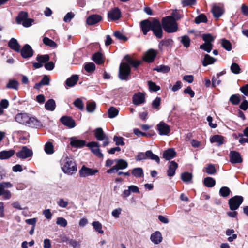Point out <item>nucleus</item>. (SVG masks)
Here are the masks:
<instances>
[{
	"mask_svg": "<svg viewBox=\"0 0 248 248\" xmlns=\"http://www.w3.org/2000/svg\"><path fill=\"white\" fill-rule=\"evenodd\" d=\"M60 165L63 172L67 174H72L77 170L75 162L66 154L64 155L61 159Z\"/></svg>",
	"mask_w": 248,
	"mask_h": 248,
	"instance_id": "1",
	"label": "nucleus"
},
{
	"mask_svg": "<svg viewBox=\"0 0 248 248\" xmlns=\"http://www.w3.org/2000/svg\"><path fill=\"white\" fill-rule=\"evenodd\" d=\"M15 120L18 123L27 126L37 128L41 126V122L34 117H30L26 113H18Z\"/></svg>",
	"mask_w": 248,
	"mask_h": 248,
	"instance_id": "2",
	"label": "nucleus"
},
{
	"mask_svg": "<svg viewBox=\"0 0 248 248\" xmlns=\"http://www.w3.org/2000/svg\"><path fill=\"white\" fill-rule=\"evenodd\" d=\"M162 24L163 29L167 32H174L178 30L175 19L171 16L163 17L162 19Z\"/></svg>",
	"mask_w": 248,
	"mask_h": 248,
	"instance_id": "3",
	"label": "nucleus"
},
{
	"mask_svg": "<svg viewBox=\"0 0 248 248\" xmlns=\"http://www.w3.org/2000/svg\"><path fill=\"white\" fill-rule=\"evenodd\" d=\"M131 73V68L126 63H121L119 66V78L122 80H127Z\"/></svg>",
	"mask_w": 248,
	"mask_h": 248,
	"instance_id": "4",
	"label": "nucleus"
},
{
	"mask_svg": "<svg viewBox=\"0 0 248 248\" xmlns=\"http://www.w3.org/2000/svg\"><path fill=\"white\" fill-rule=\"evenodd\" d=\"M162 25L159 20L156 18L152 19L151 31L156 38L160 39L163 36Z\"/></svg>",
	"mask_w": 248,
	"mask_h": 248,
	"instance_id": "5",
	"label": "nucleus"
},
{
	"mask_svg": "<svg viewBox=\"0 0 248 248\" xmlns=\"http://www.w3.org/2000/svg\"><path fill=\"white\" fill-rule=\"evenodd\" d=\"M95 137L98 140L103 141V146L106 147L109 143L108 136L105 134L102 128H97L95 130Z\"/></svg>",
	"mask_w": 248,
	"mask_h": 248,
	"instance_id": "6",
	"label": "nucleus"
},
{
	"mask_svg": "<svg viewBox=\"0 0 248 248\" xmlns=\"http://www.w3.org/2000/svg\"><path fill=\"white\" fill-rule=\"evenodd\" d=\"M117 164L114 165L111 168L107 170L108 173H112L116 172L119 170H123L128 167V163L125 160L123 159H117L115 160Z\"/></svg>",
	"mask_w": 248,
	"mask_h": 248,
	"instance_id": "7",
	"label": "nucleus"
},
{
	"mask_svg": "<svg viewBox=\"0 0 248 248\" xmlns=\"http://www.w3.org/2000/svg\"><path fill=\"white\" fill-rule=\"evenodd\" d=\"M243 201V198L240 196H235L231 198L228 202L229 207L231 210H235L240 206Z\"/></svg>",
	"mask_w": 248,
	"mask_h": 248,
	"instance_id": "8",
	"label": "nucleus"
},
{
	"mask_svg": "<svg viewBox=\"0 0 248 248\" xmlns=\"http://www.w3.org/2000/svg\"><path fill=\"white\" fill-rule=\"evenodd\" d=\"M98 172V170L89 168L85 166H83L79 171V175L81 177H86L89 176H93L95 175Z\"/></svg>",
	"mask_w": 248,
	"mask_h": 248,
	"instance_id": "9",
	"label": "nucleus"
},
{
	"mask_svg": "<svg viewBox=\"0 0 248 248\" xmlns=\"http://www.w3.org/2000/svg\"><path fill=\"white\" fill-rule=\"evenodd\" d=\"M87 146L91 149L92 152L96 156L99 158H103V155L100 152L99 145L97 142L94 141L90 142L87 144Z\"/></svg>",
	"mask_w": 248,
	"mask_h": 248,
	"instance_id": "10",
	"label": "nucleus"
},
{
	"mask_svg": "<svg viewBox=\"0 0 248 248\" xmlns=\"http://www.w3.org/2000/svg\"><path fill=\"white\" fill-rule=\"evenodd\" d=\"M32 154L33 153L31 149L26 146H24L20 151L16 153V155L20 158L25 159L31 156Z\"/></svg>",
	"mask_w": 248,
	"mask_h": 248,
	"instance_id": "11",
	"label": "nucleus"
},
{
	"mask_svg": "<svg viewBox=\"0 0 248 248\" xmlns=\"http://www.w3.org/2000/svg\"><path fill=\"white\" fill-rule=\"evenodd\" d=\"M159 134L161 135H167L170 132V127L164 122H161L157 125Z\"/></svg>",
	"mask_w": 248,
	"mask_h": 248,
	"instance_id": "12",
	"label": "nucleus"
},
{
	"mask_svg": "<svg viewBox=\"0 0 248 248\" xmlns=\"http://www.w3.org/2000/svg\"><path fill=\"white\" fill-rule=\"evenodd\" d=\"M102 20V17L97 14H93L89 16L86 19V23L89 25H95Z\"/></svg>",
	"mask_w": 248,
	"mask_h": 248,
	"instance_id": "13",
	"label": "nucleus"
},
{
	"mask_svg": "<svg viewBox=\"0 0 248 248\" xmlns=\"http://www.w3.org/2000/svg\"><path fill=\"white\" fill-rule=\"evenodd\" d=\"M140 26L144 35H146L148 32L151 30L152 20L151 21L148 19L142 20L140 23Z\"/></svg>",
	"mask_w": 248,
	"mask_h": 248,
	"instance_id": "14",
	"label": "nucleus"
},
{
	"mask_svg": "<svg viewBox=\"0 0 248 248\" xmlns=\"http://www.w3.org/2000/svg\"><path fill=\"white\" fill-rule=\"evenodd\" d=\"M133 103L135 105H139L145 102V94L138 92L135 93L133 96Z\"/></svg>",
	"mask_w": 248,
	"mask_h": 248,
	"instance_id": "15",
	"label": "nucleus"
},
{
	"mask_svg": "<svg viewBox=\"0 0 248 248\" xmlns=\"http://www.w3.org/2000/svg\"><path fill=\"white\" fill-rule=\"evenodd\" d=\"M70 145L74 147L81 148L86 145L84 140H80L77 137H73L70 138Z\"/></svg>",
	"mask_w": 248,
	"mask_h": 248,
	"instance_id": "16",
	"label": "nucleus"
},
{
	"mask_svg": "<svg viewBox=\"0 0 248 248\" xmlns=\"http://www.w3.org/2000/svg\"><path fill=\"white\" fill-rule=\"evenodd\" d=\"M33 54V50L28 44H26L21 50V55L24 58L31 57Z\"/></svg>",
	"mask_w": 248,
	"mask_h": 248,
	"instance_id": "17",
	"label": "nucleus"
},
{
	"mask_svg": "<svg viewBox=\"0 0 248 248\" xmlns=\"http://www.w3.org/2000/svg\"><path fill=\"white\" fill-rule=\"evenodd\" d=\"M60 121L63 125L70 128H72L76 125L75 121L71 117L68 116L62 117L60 119Z\"/></svg>",
	"mask_w": 248,
	"mask_h": 248,
	"instance_id": "18",
	"label": "nucleus"
},
{
	"mask_svg": "<svg viewBox=\"0 0 248 248\" xmlns=\"http://www.w3.org/2000/svg\"><path fill=\"white\" fill-rule=\"evenodd\" d=\"M230 161L232 163H239L242 162L240 154L236 151H232L230 153Z\"/></svg>",
	"mask_w": 248,
	"mask_h": 248,
	"instance_id": "19",
	"label": "nucleus"
},
{
	"mask_svg": "<svg viewBox=\"0 0 248 248\" xmlns=\"http://www.w3.org/2000/svg\"><path fill=\"white\" fill-rule=\"evenodd\" d=\"M121 11L118 8H115L110 11L108 13V18L112 20H116L121 17Z\"/></svg>",
	"mask_w": 248,
	"mask_h": 248,
	"instance_id": "20",
	"label": "nucleus"
},
{
	"mask_svg": "<svg viewBox=\"0 0 248 248\" xmlns=\"http://www.w3.org/2000/svg\"><path fill=\"white\" fill-rule=\"evenodd\" d=\"M176 153L173 148H169L163 153V157L167 160H170L175 157Z\"/></svg>",
	"mask_w": 248,
	"mask_h": 248,
	"instance_id": "21",
	"label": "nucleus"
},
{
	"mask_svg": "<svg viewBox=\"0 0 248 248\" xmlns=\"http://www.w3.org/2000/svg\"><path fill=\"white\" fill-rule=\"evenodd\" d=\"M178 168V164L174 161L170 162L167 171V175L169 177L173 176L175 173V170Z\"/></svg>",
	"mask_w": 248,
	"mask_h": 248,
	"instance_id": "22",
	"label": "nucleus"
},
{
	"mask_svg": "<svg viewBox=\"0 0 248 248\" xmlns=\"http://www.w3.org/2000/svg\"><path fill=\"white\" fill-rule=\"evenodd\" d=\"M156 55V52L155 50L151 49L149 50L144 56V60L147 62H152Z\"/></svg>",
	"mask_w": 248,
	"mask_h": 248,
	"instance_id": "23",
	"label": "nucleus"
},
{
	"mask_svg": "<svg viewBox=\"0 0 248 248\" xmlns=\"http://www.w3.org/2000/svg\"><path fill=\"white\" fill-rule=\"evenodd\" d=\"M15 153L14 150L11 149L9 150H4L0 152V160H6L10 158Z\"/></svg>",
	"mask_w": 248,
	"mask_h": 248,
	"instance_id": "24",
	"label": "nucleus"
},
{
	"mask_svg": "<svg viewBox=\"0 0 248 248\" xmlns=\"http://www.w3.org/2000/svg\"><path fill=\"white\" fill-rule=\"evenodd\" d=\"M224 9L222 7L214 5L212 9V12L216 18H218L224 13Z\"/></svg>",
	"mask_w": 248,
	"mask_h": 248,
	"instance_id": "25",
	"label": "nucleus"
},
{
	"mask_svg": "<svg viewBox=\"0 0 248 248\" xmlns=\"http://www.w3.org/2000/svg\"><path fill=\"white\" fill-rule=\"evenodd\" d=\"M150 239L155 244H159L162 240L161 233L159 231L155 232L151 235Z\"/></svg>",
	"mask_w": 248,
	"mask_h": 248,
	"instance_id": "26",
	"label": "nucleus"
},
{
	"mask_svg": "<svg viewBox=\"0 0 248 248\" xmlns=\"http://www.w3.org/2000/svg\"><path fill=\"white\" fill-rule=\"evenodd\" d=\"M210 141L211 143H217V146H220L224 143V138L222 136L216 135L212 137Z\"/></svg>",
	"mask_w": 248,
	"mask_h": 248,
	"instance_id": "27",
	"label": "nucleus"
},
{
	"mask_svg": "<svg viewBox=\"0 0 248 248\" xmlns=\"http://www.w3.org/2000/svg\"><path fill=\"white\" fill-rule=\"evenodd\" d=\"M8 46L16 51H20V45L17 40L15 38H12L10 39L8 42Z\"/></svg>",
	"mask_w": 248,
	"mask_h": 248,
	"instance_id": "28",
	"label": "nucleus"
},
{
	"mask_svg": "<svg viewBox=\"0 0 248 248\" xmlns=\"http://www.w3.org/2000/svg\"><path fill=\"white\" fill-rule=\"evenodd\" d=\"M78 80V76L77 75H74L67 79L65 83L66 85L69 87H73L77 84Z\"/></svg>",
	"mask_w": 248,
	"mask_h": 248,
	"instance_id": "29",
	"label": "nucleus"
},
{
	"mask_svg": "<svg viewBox=\"0 0 248 248\" xmlns=\"http://www.w3.org/2000/svg\"><path fill=\"white\" fill-rule=\"evenodd\" d=\"M45 108L48 111H53L56 108L55 101L53 99L48 100L45 105Z\"/></svg>",
	"mask_w": 248,
	"mask_h": 248,
	"instance_id": "30",
	"label": "nucleus"
},
{
	"mask_svg": "<svg viewBox=\"0 0 248 248\" xmlns=\"http://www.w3.org/2000/svg\"><path fill=\"white\" fill-rule=\"evenodd\" d=\"M131 174L136 178L142 177L144 175L143 170L140 167L135 168L131 170Z\"/></svg>",
	"mask_w": 248,
	"mask_h": 248,
	"instance_id": "31",
	"label": "nucleus"
},
{
	"mask_svg": "<svg viewBox=\"0 0 248 248\" xmlns=\"http://www.w3.org/2000/svg\"><path fill=\"white\" fill-rule=\"evenodd\" d=\"M44 151L47 155H52L54 153V147L51 142H46L44 146Z\"/></svg>",
	"mask_w": 248,
	"mask_h": 248,
	"instance_id": "32",
	"label": "nucleus"
},
{
	"mask_svg": "<svg viewBox=\"0 0 248 248\" xmlns=\"http://www.w3.org/2000/svg\"><path fill=\"white\" fill-rule=\"evenodd\" d=\"M216 61V59L213 57L210 56L208 54H206L204 56L203 60L202 61V65L204 66H206L209 64H213Z\"/></svg>",
	"mask_w": 248,
	"mask_h": 248,
	"instance_id": "33",
	"label": "nucleus"
},
{
	"mask_svg": "<svg viewBox=\"0 0 248 248\" xmlns=\"http://www.w3.org/2000/svg\"><path fill=\"white\" fill-rule=\"evenodd\" d=\"M28 13L26 12H20L16 17V21L17 24H21L28 18Z\"/></svg>",
	"mask_w": 248,
	"mask_h": 248,
	"instance_id": "34",
	"label": "nucleus"
},
{
	"mask_svg": "<svg viewBox=\"0 0 248 248\" xmlns=\"http://www.w3.org/2000/svg\"><path fill=\"white\" fill-rule=\"evenodd\" d=\"M19 85V82L15 79H10L6 85V88L17 90Z\"/></svg>",
	"mask_w": 248,
	"mask_h": 248,
	"instance_id": "35",
	"label": "nucleus"
},
{
	"mask_svg": "<svg viewBox=\"0 0 248 248\" xmlns=\"http://www.w3.org/2000/svg\"><path fill=\"white\" fill-rule=\"evenodd\" d=\"M221 46L227 51H229L232 50V44L229 40L224 38L222 39L221 40Z\"/></svg>",
	"mask_w": 248,
	"mask_h": 248,
	"instance_id": "36",
	"label": "nucleus"
},
{
	"mask_svg": "<svg viewBox=\"0 0 248 248\" xmlns=\"http://www.w3.org/2000/svg\"><path fill=\"white\" fill-rule=\"evenodd\" d=\"M92 60L98 64H101L104 62L102 54L99 52H97L93 55Z\"/></svg>",
	"mask_w": 248,
	"mask_h": 248,
	"instance_id": "37",
	"label": "nucleus"
},
{
	"mask_svg": "<svg viewBox=\"0 0 248 248\" xmlns=\"http://www.w3.org/2000/svg\"><path fill=\"white\" fill-rule=\"evenodd\" d=\"M124 59L128 64L132 65L135 68H137L140 64V61L134 60L128 55L125 56Z\"/></svg>",
	"mask_w": 248,
	"mask_h": 248,
	"instance_id": "38",
	"label": "nucleus"
},
{
	"mask_svg": "<svg viewBox=\"0 0 248 248\" xmlns=\"http://www.w3.org/2000/svg\"><path fill=\"white\" fill-rule=\"evenodd\" d=\"M216 184L215 179L210 177H206L204 180V184L208 187H213Z\"/></svg>",
	"mask_w": 248,
	"mask_h": 248,
	"instance_id": "39",
	"label": "nucleus"
},
{
	"mask_svg": "<svg viewBox=\"0 0 248 248\" xmlns=\"http://www.w3.org/2000/svg\"><path fill=\"white\" fill-rule=\"evenodd\" d=\"M147 159H151L155 161L157 163L160 162L159 157L156 155L154 154L151 150L147 151Z\"/></svg>",
	"mask_w": 248,
	"mask_h": 248,
	"instance_id": "40",
	"label": "nucleus"
},
{
	"mask_svg": "<svg viewBox=\"0 0 248 248\" xmlns=\"http://www.w3.org/2000/svg\"><path fill=\"white\" fill-rule=\"evenodd\" d=\"M181 179L184 182H190L192 179V174L188 172H185L181 174Z\"/></svg>",
	"mask_w": 248,
	"mask_h": 248,
	"instance_id": "41",
	"label": "nucleus"
},
{
	"mask_svg": "<svg viewBox=\"0 0 248 248\" xmlns=\"http://www.w3.org/2000/svg\"><path fill=\"white\" fill-rule=\"evenodd\" d=\"M119 113V110L115 107H111L108 110V117L113 118L116 117Z\"/></svg>",
	"mask_w": 248,
	"mask_h": 248,
	"instance_id": "42",
	"label": "nucleus"
},
{
	"mask_svg": "<svg viewBox=\"0 0 248 248\" xmlns=\"http://www.w3.org/2000/svg\"><path fill=\"white\" fill-rule=\"evenodd\" d=\"M207 22V18L206 16L203 14L199 15L195 19V22L196 24H200L201 23H206Z\"/></svg>",
	"mask_w": 248,
	"mask_h": 248,
	"instance_id": "43",
	"label": "nucleus"
},
{
	"mask_svg": "<svg viewBox=\"0 0 248 248\" xmlns=\"http://www.w3.org/2000/svg\"><path fill=\"white\" fill-rule=\"evenodd\" d=\"M170 70V68L168 66L163 65L157 66L154 69V70L163 73H168Z\"/></svg>",
	"mask_w": 248,
	"mask_h": 248,
	"instance_id": "44",
	"label": "nucleus"
},
{
	"mask_svg": "<svg viewBox=\"0 0 248 248\" xmlns=\"http://www.w3.org/2000/svg\"><path fill=\"white\" fill-rule=\"evenodd\" d=\"M203 40L205 42L204 43L212 44L214 41L215 38L210 34H204L202 36Z\"/></svg>",
	"mask_w": 248,
	"mask_h": 248,
	"instance_id": "45",
	"label": "nucleus"
},
{
	"mask_svg": "<svg viewBox=\"0 0 248 248\" xmlns=\"http://www.w3.org/2000/svg\"><path fill=\"white\" fill-rule=\"evenodd\" d=\"M92 225L95 231L99 233L103 234L104 233V231L102 229V224L99 221H93L92 223Z\"/></svg>",
	"mask_w": 248,
	"mask_h": 248,
	"instance_id": "46",
	"label": "nucleus"
},
{
	"mask_svg": "<svg viewBox=\"0 0 248 248\" xmlns=\"http://www.w3.org/2000/svg\"><path fill=\"white\" fill-rule=\"evenodd\" d=\"M96 108V103L95 102H89L87 104L86 110L89 113H93Z\"/></svg>",
	"mask_w": 248,
	"mask_h": 248,
	"instance_id": "47",
	"label": "nucleus"
},
{
	"mask_svg": "<svg viewBox=\"0 0 248 248\" xmlns=\"http://www.w3.org/2000/svg\"><path fill=\"white\" fill-rule=\"evenodd\" d=\"M43 42L46 45L50 46L52 47H55L57 46V44L55 42L46 37L43 38Z\"/></svg>",
	"mask_w": 248,
	"mask_h": 248,
	"instance_id": "48",
	"label": "nucleus"
},
{
	"mask_svg": "<svg viewBox=\"0 0 248 248\" xmlns=\"http://www.w3.org/2000/svg\"><path fill=\"white\" fill-rule=\"evenodd\" d=\"M84 68L88 73H92L95 69V65L93 62L87 63L84 66Z\"/></svg>",
	"mask_w": 248,
	"mask_h": 248,
	"instance_id": "49",
	"label": "nucleus"
},
{
	"mask_svg": "<svg viewBox=\"0 0 248 248\" xmlns=\"http://www.w3.org/2000/svg\"><path fill=\"white\" fill-rule=\"evenodd\" d=\"M230 189L227 186L222 187L219 190V194L220 195L223 197H228L230 193Z\"/></svg>",
	"mask_w": 248,
	"mask_h": 248,
	"instance_id": "50",
	"label": "nucleus"
},
{
	"mask_svg": "<svg viewBox=\"0 0 248 248\" xmlns=\"http://www.w3.org/2000/svg\"><path fill=\"white\" fill-rule=\"evenodd\" d=\"M36 60L43 64L49 60V56L48 55H38Z\"/></svg>",
	"mask_w": 248,
	"mask_h": 248,
	"instance_id": "51",
	"label": "nucleus"
},
{
	"mask_svg": "<svg viewBox=\"0 0 248 248\" xmlns=\"http://www.w3.org/2000/svg\"><path fill=\"white\" fill-rule=\"evenodd\" d=\"M173 41L171 39L162 40L159 44V47L163 46H171L173 45Z\"/></svg>",
	"mask_w": 248,
	"mask_h": 248,
	"instance_id": "52",
	"label": "nucleus"
},
{
	"mask_svg": "<svg viewBox=\"0 0 248 248\" xmlns=\"http://www.w3.org/2000/svg\"><path fill=\"white\" fill-rule=\"evenodd\" d=\"M231 71L235 74H238L240 73L241 69L239 65L235 62H233L231 66Z\"/></svg>",
	"mask_w": 248,
	"mask_h": 248,
	"instance_id": "53",
	"label": "nucleus"
},
{
	"mask_svg": "<svg viewBox=\"0 0 248 248\" xmlns=\"http://www.w3.org/2000/svg\"><path fill=\"white\" fill-rule=\"evenodd\" d=\"M240 101V96L239 94L232 95L230 98V101L233 105L238 104Z\"/></svg>",
	"mask_w": 248,
	"mask_h": 248,
	"instance_id": "54",
	"label": "nucleus"
},
{
	"mask_svg": "<svg viewBox=\"0 0 248 248\" xmlns=\"http://www.w3.org/2000/svg\"><path fill=\"white\" fill-rule=\"evenodd\" d=\"M73 104L80 110H82L84 108V104L81 98L76 99L73 102Z\"/></svg>",
	"mask_w": 248,
	"mask_h": 248,
	"instance_id": "55",
	"label": "nucleus"
},
{
	"mask_svg": "<svg viewBox=\"0 0 248 248\" xmlns=\"http://www.w3.org/2000/svg\"><path fill=\"white\" fill-rule=\"evenodd\" d=\"M181 42L185 47L187 48L190 46V39L188 36L184 35L181 37Z\"/></svg>",
	"mask_w": 248,
	"mask_h": 248,
	"instance_id": "56",
	"label": "nucleus"
},
{
	"mask_svg": "<svg viewBox=\"0 0 248 248\" xmlns=\"http://www.w3.org/2000/svg\"><path fill=\"white\" fill-rule=\"evenodd\" d=\"M123 140L124 138L121 136H114L113 137V140L115 142V144L117 146H124L125 145Z\"/></svg>",
	"mask_w": 248,
	"mask_h": 248,
	"instance_id": "57",
	"label": "nucleus"
},
{
	"mask_svg": "<svg viewBox=\"0 0 248 248\" xmlns=\"http://www.w3.org/2000/svg\"><path fill=\"white\" fill-rule=\"evenodd\" d=\"M212 47L213 45L212 44H207V43L203 44L200 46V49H203L208 53L211 52L212 49Z\"/></svg>",
	"mask_w": 248,
	"mask_h": 248,
	"instance_id": "58",
	"label": "nucleus"
},
{
	"mask_svg": "<svg viewBox=\"0 0 248 248\" xmlns=\"http://www.w3.org/2000/svg\"><path fill=\"white\" fill-rule=\"evenodd\" d=\"M149 88L150 90L156 92L160 90V87L156 85V84L151 81L148 82Z\"/></svg>",
	"mask_w": 248,
	"mask_h": 248,
	"instance_id": "59",
	"label": "nucleus"
},
{
	"mask_svg": "<svg viewBox=\"0 0 248 248\" xmlns=\"http://www.w3.org/2000/svg\"><path fill=\"white\" fill-rule=\"evenodd\" d=\"M56 224L62 227H65L67 225V222L65 218L60 217L57 218Z\"/></svg>",
	"mask_w": 248,
	"mask_h": 248,
	"instance_id": "60",
	"label": "nucleus"
},
{
	"mask_svg": "<svg viewBox=\"0 0 248 248\" xmlns=\"http://www.w3.org/2000/svg\"><path fill=\"white\" fill-rule=\"evenodd\" d=\"M196 3V0H182V3L184 7L191 6Z\"/></svg>",
	"mask_w": 248,
	"mask_h": 248,
	"instance_id": "61",
	"label": "nucleus"
},
{
	"mask_svg": "<svg viewBox=\"0 0 248 248\" xmlns=\"http://www.w3.org/2000/svg\"><path fill=\"white\" fill-rule=\"evenodd\" d=\"M147 151L145 153L140 152L136 156L135 159L137 161H140L142 160L147 159Z\"/></svg>",
	"mask_w": 248,
	"mask_h": 248,
	"instance_id": "62",
	"label": "nucleus"
},
{
	"mask_svg": "<svg viewBox=\"0 0 248 248\" xmlns=\"http://www.w3.org/2000/svg\"><path fill=\"white\" fill-rule=\"evenodd\" d=\"M114 35L116 38L121 40L126 41L127 39L125 36H124L122 32L118 31L114 32Z\"/></svg>",
	"mask_w": 248,
	"mask_h": 248,
	"instance_id": "63",
	"label": "nucleus"
},
{
	"mask_svg": "<svg viewBox=\"0 0 248 248\" xmlns=\"http://www.w3.org/2000/svg\"><path fill=\"white\" fill-rule=\"evenodd\" d=\"M216 172V169L213 165L210 164L206 168V172L210 175L214 174Z\"/></svg>",
	"mask_w": 248,
	"mask_h": 248,
	"instance_id": "64",
	"label": "nucleus"
}]
</instances>
